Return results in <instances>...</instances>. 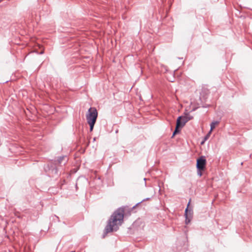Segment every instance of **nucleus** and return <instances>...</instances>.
<instances>
[{
    "mask_svg": "<svg viewBox=\"0 0 252 252\" xmlns=\"http://www.w3.org/2000/svg\"><path fill=\"white\" fill-rule=\"evenodd\" d=\"M218 122H212L211 124V129L209 133H211V131L215 127L216 125L218 124Z\"/></svg>",
    "mask_w": 252,
    "mask_h": 252,
    "instance_id": "6e6552de",
    "label": "nucleus"
},
{
    "mask_svg": "<svg viewBox=\"0 0 252 252\" xmlns=\"http://www.w3.org/2000/svg\"><path fill=\"white\" fill-rule=\"evenodd\" d=\"M97 111L95 107H90L86 114L87 123L90 126V131H92L97 118Z\"/></svg>",
    "mask_w": 252,
    "mask_h": 252,
    "instance_id": "f03ea898",
    "label": "nucleus"
},
{
    "mask_svg": "<svg viewBox=\"0 0 252 252\" xmlns=\"http://www.w3.org/2000/svg\"><path fill=\"white\" fill-rule=\"evenodd\" d=\"M210 133H209H209H208V134H207L206 136H205V138H204V141H203L202 142H201V144H203L204 143V141H205V140H206L208 138V137L209 136V134H210Z\"/></svg>",
    "mask_w": 252,
    "mask_h": 252,
    "instance_id": "9d476101",
    "label": "nucleus"
},
{
    "mask_svg": "<svg viewBox=\"0 0 252 252\" xmlns=\"http://www.w3.org/2000/svg\"><path fill=\"white\" fill-rule=\"evenodd\" d=\"M188 121L187 116L182 117L181 119H180V126L183 127Z\"/></svg>",
    "mask_w": 252,
    "mask_h": 252,
    "instance_id": "0eeeda50",
    "label": "nucleus"
},
{
    "mask_svg": "<svg viewBox=\"0 0 252 252\" xmlns=\"http://www.w3.org/2000/svg\"><path fill=\"white\" fill-rule=\"evenodd\" d=\"M206 164V159L205 156H201L197 159L196 168L198 170H204Z\"/></svg>",
    "mask_w": 252,
    "mask_h": 252,
    "instance_id": "7ed1b4c3",
    "label": "nucleus"
},
{
    "mask_svg": "<svg viewBox=\"0 0 252 252\" xmlns=\"http://www.w3.org/2000/svg\"><path fill=\"white\" fill-rule=\"evenodd\" d=\"M55 171L56 173H57V169L56 168L53 169V171Z\"/></svg>",
    "mask_w": 252,
    "mask_h": 252,
    "instance_id": "ddd939ff",
    "label": "nucleus"
},
{
    "mask_svg": "<svg viewBox=\"0 0 252 252\" xmlns=\"http://www.w3.org/2000/svg\"><path fill=\"white\" fill-rule=\"evenodd\" d=\"M149 199H150V198H146V199H143V200L142 201H141V202H139V203H137L135 206H134L132 207V208H134L136 206H137L138 205H139V204H140L142 202H143V201H145V200H148Z\"/></svg>",
    "mask_w": 252,
    "mask_h": 252,
    "instance_id": "1a4fd4ad",
    "label": "nucleus"
},
{
    "mask_svg": "<svg viewBox=\"0 0 252 252\" xmlns=\"http://www.w3.org/2000/svg\"><path fill=\"white\" fill-rule=\"evenodd\" d=\"M186 116H187V118H188L189 121L191 120L193 118V117L190 116L188 114V115H186Z\"/></svg>",
    "mask_w": 252,
    "mask_h": 252,
    "instance_id": "9b49d317",
    "label": "nucleus"
},
{
    "mask_svg": "<svg viewBox=\"0 0 252 252\" xmlns=\"http://www.w3.org/2000/svg\"><path fill=\"white\" fill-rule=\"evenodd\" d=\"M68 158L66 156H61L58 158L57 159L58 163L59 164H62L63 163V161L64 160L63 163L64 164L67 161Z\"/></svg>",
    "mask_w": 252,
    "mask_h": 252,
    "instance_id": "423d86ee",
    "label": "nucleus"
},
{
    "mask_svg": "<svg viewBox=\"0 0 252 252\" xmlns=\"http://www.w3.org/2000/svg\"><path fill=\"white\" fill-rule=\"evenodd\" d=\"M181 118H182V117L180 116V117H179L178 118V119L177 120L176 127H175V129L174 130V132L173 133V135H172V137L175 134H176L177 133L179 132V131H180L179 128L182 127V126H180V119H181Z\"/></svg>",
    "mask_w": 252,
    "mask_h": 252,
    "instance_id": "39448f33",
    "label": "nucleus"
},
{
    "mask_svg": "<svg viewBox=\"0 0 252 252\" xmlns=\"http://www.w3.org/2000/svg\"><path fill=\"white\" fill-rule=\"evenodd\" d=\"M190 200H189V203L188 204L187 207L185 209V216L186 217L185 221H186V223L187 224H189L190 222L191 219L192 218V214H193L192 210L190 208V209L189 208V205L190 204Z\"/></svg>",
    "mask_w": 252,
    "mask_h": 252,
    "instance_id": "20e7f679",
    "label": "nucleus"
},
{
    "mask_svg": "<svg viewBox=\"0 0 252 252\" xmlns=\"http://www.w3.org/2000/svg\"><path fill=\"white\" fill-rule=\"evenodd\" d=\"M202 170H197V174L199 176H202Z\"/></svg>",
    "mask_w": 252,
    "mask_h": 252,
    "instance_id": "f8f14e48",
    "label": "nucleus"
},
{
    "mask_svg": "<svg viewBox=\"0 0 252 252\" xmlns=\"http://www.w3.org/2000/svg\"><path fill=\"white\" fill-rule=\"evenodd\" d=\"M75 252V251H71V252Z\"/></svg>",
    "mask_w": 252,
    "mask_h": 252,
    "instance_id": "4468645a",
    "label": "nucleus"
},
{
    "mask_svg": "<svg viewBox=\"0 0 252 252\" xmlns=\"http://www.w3.org/2000/svg\"><path fill=\"white\" fill-rule=\"evenodd\" d=\"M124 208H119L113 213L105 228L103 238L108 233L118 229L124 221Z\"/></svg>",
    "mask_w": 252,
    "mask_h": 252,
    "instance_id": "f257e3e1",
    "label": "nucleus"
}]
</instances>
